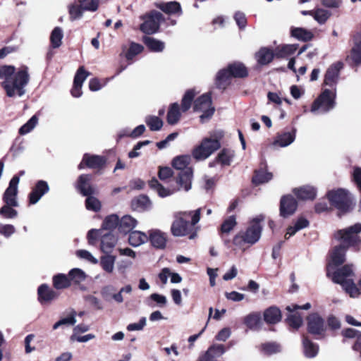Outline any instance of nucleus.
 <instances>
[{
	"instance_id": "1",
	"label": "nucleus",
	"mask_w": 361,
	"mask_h": 361,
	"mask_svg": "<svg viewBox=\"0 0 361 361\" xmlns=\"http://www.w3.org/2000/svg\"><path fill=\"white\" fill-rule=\"evenodd\" d=\"M0 79L4 80L2 87L8 97H21L25 93V87L30 80L28 68L23 66L16 72L14 66H3L0 67Z\"/></svg>"
},
{
	"instance_id": "2",
	"label": "nucleus",
	"mask_w": 361,
	"mask_h": 361,
	"mask_svg": "<svg viewBox=\"0 0 361 361\" xmlns=\"http://www.w3.org/2000/svg\"><path fill=\"white\" fill-rule=\"evenodd\" d=\"M201 209L194 211L179 212L175 214V220L171 226V232L175 236L189 235L192 239L197 234L195 225L200 221Z\"/></svg>"
},
{
	"instance_id": "3",
	"label": "nucleus",
	"mask_w": 361,
	"mask_h": 361,
	"mask_svg": "<svg viewBox=\"0 0 361 361\" xmlns=\"http://www.w3.org/2000/svg\"><path fill=\"white\" fill-rule=\"evenodd\" d=\"M326 276L334 283L340 284L350 297L355 298L360 295V290L354 282V272L350 265L347 264L334 270L330 267Z\"/></svg>"
},
{
	"instance_id": "4",
	"label": "nucleus",
	"mask_w": 361,
	"mask_h": 361,
	"mask_svg": "<svg viewBox=\"0 0 361 361\" xmlns=\"http://www.w3.org/2000/svg\"><path fill=\"white\" fill-rule=\"evenodd\" d=\"M264 219L263 215L252 219L245 231H240L235 235L233 238V244L236 246H243L245 245H252L257 243L261 237L262 226L260 223Z\"/></svg>"
},
{
	"instance_id": "5",
	"label": "nucleus",
	"mask_w": 361,
	"mask_h": 361,
	"mask_svg": "<svg viewBox=\"0 0 361 361\" xmlns=\"http://www.w3.org/2000/svg\"><path fill=\"white\" fill-rule=\"evenodd\" d=\"M224 137V132L218 130L210 134L209 137H205L201 143L192 151V156L197 160H204L211 156L221 147L220 140Z\"/></svg>"
},
{
	"instance_id": "6",
	"label": "nucleus",
	"mask_w": 361,
	"mask_h": 361,
	"mask_svg": "<svg viewBox=\"0 0 361 361\" xmlns=\"http://www.w3.org/2000/svg\"><path fill=\"white\" fill-rule=\"evenodd\" d=\"M247 75L245 66L238 62L231 63L227 68L219 71L216 75V84L218 87L224 89L231 78H244Z\"/></svg>"
},
{
	"instance_id": "7",
	"label": "nucleus",
	"mask_w": 361,
	"mask_h": 361,
	"mask_svg": "<svg viewBox=\"0 0 361 361\" xmlns=\"http://www.w3.org/2000/svg\"><path fill=\"white\" fill-rule=\"evenodd\" d=\"M336 90L325 89L314 100L311 107L314 114H325L333 109L336 106Z\"/></svg>"
},
{
	"instance_id": "8",
	"label": "nucleus",
	"mask_w": 361,
	"mask_h": 361,
	"mask_svg": "<svg viewBox=\"0 0 361 361\" xmlns=\"http://www.w3.org/2000/svg\"><path fill=\"white\" fill-rule=\"evenodd\" d=\"M361 232V224H355L345 229L338 230L334 234L338 241L347 246H357L360 242L358 233Z\"/></svg>"
},
{
	"instance_id": "9",
	"label": "nucleus",
	"mask_w": 361,
	"mask_h": 361,
	"mask_svg": "<svg viewBox=\"0 0 361 361\" xmlns=\"http://www.w3.org/2000/svg\"><path fill=\"white\" fill-rule=\"evenodd\" d=\"M330 203L341 212H346L351 209V204L347 192L343 189L331 190L327 194Z\"/></svg>"
},
{
	"instance_id": "10",
	"label": "nucleus",
	"mask_w": 361,
	"mask_h": 361,
	"mask_svg": "<svg viewBox=\"0 0 361 361\" xmlns=\"http://www.w3.org/2000/svg\"><path fill=\"white\" fill-rule=\"evenodd\" d=\"M194 111L202 112L200 116L202 122L211 118L214 113V108L212 106L211 96L209 94H204L198 97L195 101Z\"/></svg>"
},
{
	"instance_id": "11",
	"label": "nucleus",
	"mask_w": 361,
	"mask_h": 361,
	"mask_svg": "<svg viewBox=\"0 0 361 361\" xmlns=\"http://www.w3.org/2000/svg\"><path fill=\"white\" fill-rule=\"evenodd\" d=\"M163 20V15L159 11H153L147 18L145 22L141 24L140 30L147 34H153L156 32L161 21Z\"/></svg>"
},
{
	"instance_id": "12",
	"label": "nucleus",
	"mask_w": 361,
	"mask_h": 361,
	"mask_svg": "<svg viewBox=\"0 0 361 361\" xmlns=\"http://www.w3.org/2000/svg\"><path fill=\"white\" fill-rule=\"evenodd\" d=\"M19 180L20 178L17 176H13L10 180L9 185L3 195V200L6 204H11L13 207L18 206L17 194Z\"/></svg>"
},
{
	"instance_id": "13",
	"label": "nucleus",
	"mask_w": 361,
	"mask_h": 361,
	"mask_svg": "<svg viewBox=\"0 0 361 361\" xmlns=\"http://www.w3.org/2000/svg\"><path fill=\"white\" fill-rule=\"evenodd\" d=\"M298 203L291 195L283 196L280 201V216L287 218L293 215L296 211Z\"/></svg>"
},
{
	"instance_id": "14",
	"label": "nucleus",
	"mask_w": 361,
	"mask_h": 361,
	"mask_svg": "<svg viewBox=\"0 0 361 361\" xmlns=\"http://www.w3.org/2000/svg\"><path fill=\"white\" fill-rule=\"evenodd\" d=\"M343 68V63L337 61L331 65L324 75V83L330 87H335L339 78L340 71Z\"/></svg>"
},
{
	"instance_id": "15",
	"label": "nucleus",
	"mask_w": 361,
	"mask_h": 361,
	"mask_svg": "<svg viewBox=\"0 0 361 361\" xmlns=\"http://www.w3.org/2000/svg\"><path fill=\"white\" fill-rule=\"evenodd\" d=\"M148 240L154 248H165L170 245L167 234L159 230L149 231Z\"/></svg>"
},
{
	"instance_id": "16",
	"label": "nucleus",
	"mask_w": 361,
	"mask_h": 361,
	"mask_svg": "<svg viewBox=\"0 0 361 361\" xmlns=\"http://www.w3.org/2000/svg\"><path fill=\"white\" fill-rule=\"evenodd\" d=\"M308 331L314 335H320L324 330V322L317 314H312L307 317Z\"/></svg>"
},
{
	"instance_id": "17",
	"label": "nucleus",
	"mask_w": 361,
	"mask_h": 361,
	"mask_svg": "<svg viewBox=\"0 0 361 361\" xmlns=\"http://www.w3.org/2000/svg\"><path fill=\"white\" fill-rule=\"evenodd\" d=\"M90 73L86 71L83 66L78 68L73 81V87L71 90V94L75 97H79L82 95V86L83 82L89 76Z\"/></svg>"
},
{
	"instance_id": "18",
	"label": "nucleus",
	"mask_w": 361,
	"mask_h": 361,
	"mask_svg": "<svg viewBox=\"0 0 361 361\" xmlns=\"http://www.w3.org/2000/svg\"><path fill=\"white\" fill-rule=\"evenodd\" d=\"M49 190V187L46 181L39 180L29 195L30 203L36 204Z\"/></svg>"
},
{
	"instance_id": "19",
	"label": "nucleus",
	"mask_w": 361,
	"mask_h": 361,
	"mask_svg": "<svg viewBox=\"0 0 361 361\" xmlns=\"http://www.w3.org/2000/svg\"><path fill=\"white\" fill-rule=\"evenodd\" d=\"M345 260V254L344 250H333L329 255V258L326 267V273L330 267L332 270L336 269L337 267L342 264Z\"/></svg>"
},
{
	"instance_id": "20",
	"label": "nucleus",
	"mask_w": 361,
	"mask_h": 361,
	"mask_svg": "<svg viewBox=\"0 0 361 361\" xmlns=\"http://www.w3.org/2000/svg\"><path fill=\"white\" fill-rule=\"evenodd\" d=\"M37 292L39 301L42 304L50 302L58 296L57 293L46 284L41 285Z\"/></svg>"
},
{
	"instance_id": "21",
	"label": "nucleus",
	"mask_w": 361,
	"mask_h": 361,
	"mask_svg": "<svg viewBox=\"0 0 361 361\" xmlns=\"http://www.w3.org/2000/svg\"><path fill=\"white\" fill-rule=\"evenodd\" d=\"M105 163V160L102 157L97 156V155H88L85 154L82 159V161L79 164V169H83L84 165L85 164L87 166L90 168H100Z\"/></svg>"
},
{
	"instance_id": "22",
	"label": "nucleus",
	"mask_w": 361,
	"mask_h": 361,
	"mask_svg": "<svg viewBox=\"0 0 361 361\" xmlns=\"http://www.w3.org/2000/svg\"><path fill=\"white\" fill-rule=\"evenodd\" d=\"M296 130L293 129L292 132H284L279 134L273 142L274 145L281 147H285L293 143L295 139Z\"/></svg>"
},
{
	"instance_id": "23",
	"label": "nucleus",
	"mask_w": 361,
	"mask_h": 361,
	"mask_svg": "<svg viewBox=\"0 0 361 361\" xmlns=\"http://www.w3.org/2000/svg\"><path fill=\"white\" fill-rule=\"evenodd\" d=\"M137 225V221L130 215H125L119 220L118 230L126 234L130 232Z\"/></svg>"
},
{
	"instance_id": "24",
	"label": "nucleus",
	"mask_w": 361,
	"mask_h": 361,
	"mask_svg": "<svg viewBox=\"0 0 361 361\" xmlns=\"http://www.w3.org/2000/svg\"><path fill=\"white\" fill-rule=\"evenodd\" d=\"M294 194L301 200H313L317 195L316 188L310 185H305L293 190Z\"/></svg>"
},
{
	"instance_id": "25",
	"label": "nucleus",
	"mask_w": 361,
	"mask_h": 361,
	"mask_svg": "<svg viewBox=\"0 0 361 361\" xmlns=\"http://www.w3.org/2000/svg\"><path fill=\"white\" fill-rule=\"evenodd\" d=\"M91 176L90 175L80 176L78 181V188L84 196L94 193V188L90 185Z\"/></svg>"
},
{
	"instance_id": "26",
	"label": "nucleus",
	"mask_w": 361,
	"mask_h": 361,
	"mask_svg": "<svg viewBox=\"0 0 361 361\" xmlns=\"http://www.w3.org/2000/svg\"><path fill=\"white\" fill-rule=\"evenodd\" d=\"M264 319L268 324H276L281 319V310L276 307H271L264 311Z\"/></svg>"
},
{
	"instance_id": "27",
	"label": "nucleus",
	"mask_w": 361,
	"mask_h": 361,
	"mask_svg": "<svg viewBox=\"0 0 361 361\" xmlns=\"http://www.w3.org/2000/svg\"><path fill=\"white\" fill-rule=\"evenodd\" d=\"M148 240V235L139 231H134L130 233L128 241L130 245L138 247Z\"/></svg>"
},
{
	"instance_id": "28",
	"label": "nucleus",
	"mask_w": 361,
	"mask_h": 361,
	"mask_svg": "<svg viewBox=\"0 0 361 361\" xmlns=\"http://www.w3.org/2000/svg\"><path fill=\"white\" fill-rule=\"evenodd\" d=\"M149 187L156 191L158 194V195L161 197H168L172 194H173L176 190V189H169L164 188L163 185H161L159 181L156 178L152 179L149 182Z\"/></svg>"
},
{
	"instance_id": "29",
	"label": "nucleus",
	"mask_w": 361,
	"mask_h": 361,
	"mask_svg": "<svg viewBox=\"0 0 361 361\" xmlns=\"http://www.w3.org/2000/svg\"><path fill=\"white\" fill-rule=\"evenodd\" d=\"M192 177V170L188 168L185 171L179 174L177 183L181 188H183L185 191H188L191 188Z\"/></svg>"
},
{
	"instance_id": "30",
	"label": "nucleus",
	"mask_w": 361,
	"mask_h": 361,
	"mask_svg": "<svg viewBox=\"0 0 361 361\" xmlns=\"http://www.w3.org/2000/svg\"><path fill=\"white\" fill-rule=\"evenodd\" d=\"M302 345L303 352L305 357L308 358H313L318 354V345L312 343L305 336H304L302 338Z\"/></svg>"
},
{
	"instance_id": "31",
	"label": "nucleus",
	"mask_w": 361,
	"mask_h": 361,
	"mask_svg": "<svg viewBox=\"0 0 361 361\" xmlns=\"http://www.w3.org/2000/svg\"><path fill=\"white\" fill-rule=\"evenodd\" d=\"M244 324L252 330L259 329L261 324V314L258 312H252L244 318Z\"/></svg>"
},
{
	"instance_id": "32",
	"label": "nucleus",
	"mask_w": 361,
	"mask_h": 361,
	"mask_svg": "<svg viewBox=\"0 0 361 361\" xmlns=\"http://www.w3.org/2000/svg\"><path fill=\"white\" fill-rule=\"evenodd\" d=\"M159 8L167 14H177L181 15L182 10L180 5L177 1H170L167 3H161Z\"/></svg>"
},
{
	"instance_id": "33",
	"label": "nucleus",
	"mask_w": 361,
	"mask_h": 361,
	"mask_svg": "<svg viewBox=\"0 0 361 361\" xmlns=\"http://www.w3.org/2000/svg\"><path fill=\"white\" fill-rule=\"evenodd\" d=\"M274 55L275 53H274L272 50L267 47H263L256 54V58L259 63L265 65L272 61Z\"/></svg>"
},
{
	"instance_id": "34",
	"label": "nucleus",
	"mask_w": 361,
	"mask_h": 361,
	"mask_svg": "<svg viewBox=\"0 0 361 361\" xmlns=\"http://www.w3.org/2000/svg\"><path fill=\"white\" fill-rule=\"evenodd\" d=\"M297 49V44L279 45L275 49V56L279 58L286 57L294 54Z\"/></svg>"
},
{
	"instance_id": "35",
	"label": "nucleus",
	"mask_w": 361,
	"mask_h": 361,
	"mask_svg": "<svg viewBox=\"0 0 361 361\" xmlns=\"http://www.w3.org/2000/svg\"><path fill=\"white\" fill-rule=\"evenodd\" d=\"M308 225H309V221L306 219H305L303 217L298 218L293 226H289L288 228L287 232L285 235V237L286 238H290V236L293 235L298 231L307 227Z\"/></svg>"
},
{
	"instance_id": "36",
	"label": "nucleus",
	"mask_w": 361,
	"mask_h": 361,
	"mask_svg": "<svg viewBox=\"0 0 361 361\" xmlns=\"http://www.w3.org/2000/svg\"><path fill=\"white\" fill-rule=\"evenodd\" d=\"M71 284H80L85 281L87 278V274L84 271L79 268H73L68 272Z\"/></svg>"
},
{
	"instance_id": "37",
	"label": "nucleus",
	"mask_w": 361,
	"mask_h": 361,
	"mask_svg": "<svg viewBox=\"0 0 361 361\" xmlns=\"http://www.w3.org/2000/svg\"><path fill=\"white\" fill-rule=\"evenodd\" d=\"M350 57L355 63H361V36L355 37L354 46L351 49Z\"/></svg>"
},
{
	"instance_id": "38",
	"label": "nucleus",
	"mask_w": 361,
	"mask_h": 361,
	"mask_svg": "<svg viewBox=\"0 0 361 361\" xmlns=\"http://www.w3.org/2000/svg\"><path fill=\"white\" fill-rule=\"evenodd\" d=\"M118 238L111 231L102 233L101 248H113L117 243Z\"/></svg>"
},
{
	"instance_id": "39",
	"label": "nucleus",
	"mask_w": 361,
	"mask_h": 361,
	"mask_svg": "<svg viewBox=\"0 0 361 361\" xmlns=\"http://www.w3.org/2000/svg\"><path fill=\"white\" fill-rule=\"evenodd\" d=\"M180 117V112L179 105L177 103H173L171 105L167 114V122L170 125L177 123Z\"/></svg>"
},
{
	"instance_id": "40",
	"label": "nucleus",
	"mask_w": 361,
	"mask_h": 361,
	"mask_svg": "<svg viewBox=\"0 0 361 361\" xmlns=\"http://www.w3.org/2000/svg\"><path fill=\"white\" fill-rule=\"evenodd\" d=\"M53 284L56 289H63L69 287L71 284L69 276L59 274L53 277Z\"/></svg>"
},
{
	"instance_id": "41",
	"label": "nucleus",
	"mask_w": 361,
	"mask_h": 361,
	"mask_svg": "<svg viewBox=\"0 0 361 361\" xmlns=\"http://www.w3.org/2000/svg\"><path fill=\"white\" fill-rule=\"evenodd\" d=\"M291 35L302 41H308L313 37V34L311 31L302 27L292 28Z\"/></svg>"
},
{
	"instance_id": "42",
	"label": "nucleus",
	"mask_w": 361,
	"mask_h": 361,
	"mask_svg": "<svg viewBox=\"0 0 361 361\" xmlns=\"http://www.w3.org/2000/svg\"><path fill=\"white\" fill-rule=\"evenodd\" d=\"M150 204L149 200L145 195H140L132 200L131 207L133 210L141 211L147 209Z\"/></svg>"
},
{
	"instance_id": "43",
	"label": "nucleus",
	"mask_w": 361,
	"mask_h": 361,
	"mask_svg": "<svg viewBox=\"0 0 361 361\" xmlns=\"http://www.w3.org/2000/svg\"><path fill=\"white\" fill-rule=\"evenodd\" d=\"M119 224V219L118 216L116 214H111L108 216H106L102 226L101 230H102V232H104V230L106 231H111L114 228H115L116 226L118 227Z\"/></svg>"
},
{
	"instance_id": "44",
	"label": "nucleus",
	"mask_w": 361,
	"mask_h": 361,
	"mask_svg": "<svg viewBox=\"0 0 361 361\" xmlns=\"http://www.w3.org/2000/svg\"><path fill=\"white\" fill-rule=\"evenodd\" d=\"M144 42L152 51H161L164 49V43L151 37H145Z\"/></svg>"
},
{
	"instance_id": "45",
	"label": "nucleus",
	"mask_w": 361,
	"mask_h": 361,
	"mask_svg": "<svg viewBox=\"0 0 361 361\" xmlns=\"http://www.w3.org/2000/svg\"><path fill=\"white\" fill-rule=\"evenodd\" d=\"M273 177L271 173L267 172L263 169L258 170L255 172V175L252 178L255 184H262L270 180Z\"/></svg>"
},
{
	"instance_id": "46",
	"label": "nucleus",
	"mask_w": 361,
	"mask_h": 361,
	"mask_svg": "<svg viewBox=\"0 0 361 361\" xmlns=\"http://www.w3.org/2000/svg\"><path fill=\"white\" fill-rule=\"evenodd\" d=\"M63 37V32L61 27H56L51 32L50 40L53 48H58L61 45V40Z\"/></svg>"
},
{
	"instance_id": "47",
	"label": "nucleus",
	"mask_w": 361,
	"mask_h": 361,
	"mask_svg": "<svg viewBox=\"0 0 361 361\" xmlns=\"http://www.w3.org/2000/svg\"><path fill=\"white\" fill-rule=\"evenodd\" d=\"M145 121L152 131L159 130L163 126V121L156 116H147Z\"/></svg>"
},
{
	"instance_id": "48",
	"label": "nucleus",
	"mask_w": 361,
	"mask_h": 361,
	"mask_svg": "<svg viewBox=\"0 0 361 361\" xmlns=\"http://www.w3.org/2000/svg\"><path fill=\"white\" fill-rule=\"evenodd\" d=\"M261 350L264 354L270 355L280 353L281 351V346L276 342H269L262 344Z\"/></svg>"
},
{
	"instance_id": "49",
	"label": "nucleus",
	"mask_w": 361,
	"mask_h": 361,
	"mask_svg": "<svg viewBox=\"0 0 361 361\" xmlns=\"http://www.w3.org/2000/svg\"><path fill=\"white\" fill-rule=\"evenodd\" d=\"M190 161V157L188 155H181L175 157L173 159L172 165L178 170H183L186 169Z\"/></svg>"
},
{
	"instance_id": "50",
	"label": "nucleus",
	"mask_w": 361,
	"mask_h": 361,
	"mask_svg": "<svg viewBox=\"0 0 361 361\" xmlns=\"http://www.w3.org/2000/svg\"><path fill=\"white\" fill-rule=\"evenodd\" d=\"M290 312V314L286 319L287 323L290 327L298 329L302 324V318L298 312H295V311Z\"/></svg>"
},
{
	"instance_id": "51",
	"label": "nucleus",
	"mask_w": 361,
	"mask_h": 361,
	"mask_svg": "<svg viewBox=\"0 0 361 361\" xmlns=\"http://www.w3.org/2000/svg\"><path fill=\"white\" fill-rule=\"evenodd\" d=\"M234 156L233 151L229 149H223L218 155L216 159L223 165H229Z\"/></svg>"
},
{
	"instance_id": "52",
	"label": "nucleus",
	"mask_w": 361,
	"mask_h": 361,
	"mask_svg": "<svg viewBox=\"0 0 361 361\" xmlns=\"http://www.w3.org/2000/svg\"><path fill=\"white\" fill-rule=\"evenodd\" d=\"M100 258L102 268L107 272H111L114 269V257L110 255H106L100 257Z\"/></svg>"
},
{
	"instance_id": "53",
	"label": "nucleus",
	"mask_w": 361,
	"mask_h": 361,
	"mask_svg": "<svg viewBox=\"0 0 361 361\" xmlns=\"http://www.w3.org/2000/svg\"><path fill=\"white\" fill-rule=\"evenodd\" d=\"M85 206L88 210L98 212L101 209V202L97 198L90 195H87L85 201Z\"/></svg>"
},
{
	"instance_id": "54",
	"label": "nucleus",
	"mask_w": 361,
	"mask_h": 361,
	"mask_svg": "<svg viewBox=\"0 0 361 361\" xmlns=\"http://www.w3.org/2000/svg\"><path fill=\"white\" fill-rule=\"evenodd\" d=\"M143 50V47L135 42H131L129 49L126 53V58L128 61H130L133 59V57L140 53H141Z\"/></svg>"
},
{
	"instance_id": "55",
	"label": "nucleus",
	"mask_w": 361,
	"mask_h": 361,
	"mask_svg": "<svg viewBox=\"0 0 361 361\" xmlns=\"http://www.w3.org/2000/svg\"><path fill=\"white\" fill-rule=\"evenodd\" d=\"M236 219L235 216H230L224 220L221 226V231L223 233H228L236 226Z\"/></svg>"
},
{
	"instance_id": "56",
	"label": "nucleus",
	"mask_w": 361,
	"mask_h": 361,
	"mask_svg": "<svg viewBox=\"0 0 361 361\" xmlns=\"http://www.w3.org/2000/svg\"><path fill=\"white\" fill-rule=\"evenodd\" d=\"M76 255L80 259L92 264H97L98 262L97 258L87 250H78L76 252Z\"/></svg>"
},
{
	"instance_id": "57",
	"label": "nucleus",
	"mask_w": 361,
	"mask_h": 361,
	"mask_svg": "<svg viewBox=\"0 0 361 361\" xmlns=\"http://www.w3.org/2000/svg\"><path fill=\"white\" fill-rule=\"evenodd\" d=\"M11 204H5L0 209V215L4 218L13 219L18 216V212L13 209Z\"/></svg>"
},
{
	"instance_id": "58",
	"label": "nucleus",
	"mask_w": 361,
	"mask_h": 361,
	"mask_svg": "<svg viewBox=\"0 0 361 361\" xmlns=\"http://www.w3.org/2000/svg\"><path fill=\"white\" fill-rule=\"evenodd\" d=\"M331 13L326 10L317 8L314 13V19L319 24H324L330 17Z\"/></svg>"
},
{
	"instance_id": "59",
	"label": "nucleus",
	"mask_w": 361,
	"mask_h": 361,
	"mask_svg": "<svg viewBox=\"0 0 361 361\" xmlns=\"http://www.w3.org/2000/svg\"><path fill=\"white\" fill-rule=\"evenodd\" d=\"M38 118L36 116H33L31 118L19 129L20 135H25L30 133L37 125Z\"/></svg>"
},
{
	"instance_id": "60",
	"label": "nucleus",
	"mask_w": 361,
	"mask_h": 361,
	"mask_svg": "<svg viewBox=\"0 0 361 361\" xmlns=\"http://www.w3.org/2000/svg\"><path fill=\"white\" fill-rule=\"evenodd\" d=\"M195 94L193 90H188L185 92L182 99L181 109L183 111H188L191 106L192 101Z\"/></svg>"
},
{
	"instance_id": "61",
	"label": "nucleus",
	"mask_w": 361,
	"mask_h": 361,
	"mask_svg": "<svg viewBox=\"0 0 361 361\" xmlns=\"http://www.w3.org/2000/svg\"><path fill=\"white\" fill-rule=\"evenodd\" d=\"M145 130V126L144 125H140L137 126L131 133H128L127 130L121 132L118 135L119 137L123 136H130L132 137H137L141 135Z\"/></svg>"
},
{
	"instance_id": "62",
	"label": "nucleus",
	"mask_w": 361,
	"mask_h": 361,
	"mask_svg": "<svg viewBox=\"0 0 361 361\" xmlns=\"http://www.w3.org/2000/svg\"><path fill=\"white\" fill-rule=\"evenodd\" d=\"M77 312L72 310L68 315L66 317L61 318L60 322L62 326H73L77 322L76 320Z\"/></svg>"
},
{
	"instance_id": "63",
	"label": "nucleus",
	"mask_w": 361,
	"mask_h": 361,
	"mask_svg": "<svg viewBox=\"0 0 361 361\" xmlns=\"http://www.w3.org/2000/svg\"><path fill=\"white\" fill-rule=\"evenodd\" d=\"M207 351L209 352L211 355H215V359H216V357H219L224 354L226 350L224 346L221 344H214L211 345Z\"/></svg>"
},
{
	"instance_id": "64",
	"label": "nucleus",
	"mask_w": 361,
	"mask_h": 361,
	"mask_svg": "<svg viewBox=\"0 0 361 361\" xmlns=\"http://www.w3.org/2000/svg\"><path fill=\"white\" fill-rule=\"evenodd\" d=\"M81 7L85 11H95L99 5L98 0H82L80 2Z\"/></svg>"
}]
</instances>
